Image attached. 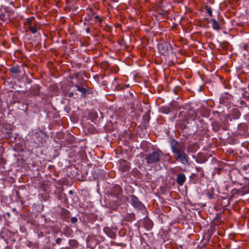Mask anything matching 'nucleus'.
Returning <instances> with one entry per match:
<instances>
[{"instance_id": "nucleus-1", "label": "nucleus", "mask_w": 249, "mask_h": 249, "mask_svg": "<svg viewBox=\"0 0 249 249\" xmlns=\"http://www.w3.org/2000/svg\"><path fill=\"white\" fill-rule=\"evenodd\" d=\"M171 149L175 155V159L184 165H189L188 157L184 151V148L177 142L172 144Z\"/></svg>"}, {"instance_id": "nucleus-2", "label": "nucleus", "mask_w": 249, "mask_h": 249, "mask_svg": "<svg viewBox=\"0 0 249 249\" xmlns=\"http://www.w3.org/2000/svg\"><path fill=\"white\" fill-rule=\"evenodd\" d=\"M161 152L154 151L146 155L145 159L148 163H153L158 161L160 157Z\"/></svg>"}, {"instance_id": "nucleus-3", "label": "nucleus", "mask_w": 249, "mask_h": 249, "mask_svg": "<svg viewBox=\"0 0 249 249\" xmlns=\"http://www.w3.org/2000/svg\"><path fill=\"white\" fill-rule=\"evenodd\" d=\"M171 46L167 42H163L159 45V49L160 53L162 54H166L171 51Z\"/></svg>"}, {"instance_id": "nucleus-4", "label": "nucleus", "mask_w": 249, "mask_h": 249, "mask_svg": "<svg viewBox=\"0 0 249 249\" xmlns=\"http://www.w3.org/2000/svg\"><path fill=\"white\" fill-rule=\"evenodd\" d=\"M10 13L6 9L0 10V19L3 21H10Z\"/></svg>"}, {"instance_id": "nucleus-5", "label": "nucleus", "mask_w": 249, "mask_h": 249, "mask_svg": "<svg viewBox=\"0 0 249 249\" xmlns=\"http://www.w3.org/2000/svg\"><path fill=\"white\" fill-rule=\"evenodd\" d=\"M9 71L13 75H17L21 71V67L18 65L15 66L9 69Z\"/></svg>"}, {"instance_id": "nucleus-6", "label": "nucleus", "mask_w": 249, "mask_h": 249, "mask_svg": "<svg viewBox=\"0 0 249 249\" xmlns=\"http://www.w3.org/2000/svg\"><path fill=\"white\" fill-rule=\"evenodd\" d=\"M40 86L38 85H34L30 89V92L33 95H37L39 93Z\"/></svg>"}, {"instance_id": "nucleus-7", "label": "nucleus", "mask_w": 249, "mask_h": 249, "mask_svg": "<svg viewBox=\"0 0 249 249\" xmlns=\"http://www.w3.org/2000/svg\"><path fill=\"white\" fill-rule=\"evenodd\" d=\"M131 203L135 207L140 208L142 206V204L138 200L137 198L134 196H131Z\"/></svg>"}, {"instance_id": "nucleus-8", "label": "nucleus", "mask_w": 249, "mask_h": 249, "mask_svg": "<svg viewBox=\"0 0 249 249\" xmlns=\"http://www.w3.org/2000/svg\"><path fill=\"white\" fill-rule=\"evenodd\" d=\"M185 179V177L184 174H179L177 177V180L178 184L182 185Z\"/></svg>"}, {"instance_id": "nucleus-9", "label": "nucleus", "mask_w": 249, "mask_h": 249, "mask_svg": "<svg viewBox=\"0 0 249 249\" xmlns=\"http://www.w3.org/2000/svg\"><path fill=\"white\" fill-rule=\"evenodd\" d=\"M210 23L212 24V27L213 29L218 30L219 29V24L215 19H211L210 21Z\"/></svg>"}, {"instance_id": "nucleus-10", "label": "nucleus", "mask_w": 249, "mask_h": 249, "mask_svg": "<svg viewBox=\"0 0 249 249\" xmlns=\"http://www.w3.org/2000/svg\"><path fill=\"white\" fill-rule=\"evenodd\" d=\"M75 88H76V90L80 91L82 93V95H83L86 93V89L83 87H81L78 86H75Z\"/></svg>"}, {"instance_id": "nucleus-11", "label": "nucleus", "mask_w": 249, "mask_h": 249, "mask_svg": "<svg viewBox=\"0 0 249 249\" xmlns=\"http://www.w3.org/2000/svg\"><path fill=\"white\" fill-rule=\"evenodd\" d=\"M29 30L33 34L36 33L37 32V28L36 25H31L29 27Z\"/></svg>"}, {"instance_id": "nucleus-12", "label": "nucleus", "mask_w": 249, "mask_h": 249, "mask_svg": "<svg viewBox=\"0 0 249 249\" xmlns=\"http://www.w3.org/2000/svg\"><path fill=\"white\" fill-rule=\"evenodd\" d=\"M206 9L207 12L208 13V14L210 15V16H212V11L210 7H206Z\"/></svg>"}, {"instance_id": "nucleus-13", "label": "nucleus", "mask_w": 249, "mask_h": 249, "mask_svg": "<svg viewBox=\"0 0 249 249\" xmlns=\"http://www.w3.org/2000/svg\"><path fill=\"white\" fill-rule=\"evenodd\" d=\"M77 220V218L73 217L71 218V222L73 223H75Z\"/></svg>"}, {"instance_id": "nucleus-14", "label": "nucleus", "mask_w": 249, "mask_h": 249, "mask_svg": "<svg viewBox=\"0 0 249 249\" xmlns=\"http://www.w3.org/2000/svg\"><path fill=\"white\" fill-rule=\"evenodd\" d=\"M61 241H62L61 238H57V239H56V243L57 244H60V243H61Z\"/></svg>"}, {"instance_id": "nucleus-15", "label": "nucleus", "mask_w": 249, "mask_h": 249, "mask_svg": "<svg viewBox=\"0 0 249 249\" xmlns=\"http://www.w3.org/2000/svg\"><path fill=\"white\" fill-rule=\"evenodd\" d=\"M68 213V211L67 210H65L63 209V215H64L65 214H67Z\"/></svg>"}, {"instance_id": "nucleus-16", "label": "nucleus", "mask_w": 249, "mask_h": 249, "mask_svg": "<svg viewBox=\"0 0 249 249\" xmlns=\"http://www.w3.org/2000/svg\"><path fill=\"white\" fill-rule=\"evenodd\" d=\"M21 67L24 68V67H26V65L25 64H22Z\"/></svg>"}, {"instance_id": "nucleus-17", "label": "nucleus", "mask_w": 249, "mask_h": 249, "mask_svg": "<svg viewBox=\"0 0 249 249\" xmlns=\"http://www.w3.org/2000/svg\"><path fill=\"white\" fill-rule=\"evenodd\" d=\"M86 31L87 33H89V28L86 29Z\"/></svg>"}, {"instance_id": "nucleus-18", "label": "nucleus", "mask_w": 249, "mask_h": 249, "mask_svg": "<svg viewBox=\"0 0 249 249\" xmlns=\"http://www.w3.org/2000/svg\"><path fill=\"white\" fill-rule=\"evenodd\" d=\"M27 82L29 83H30L31 82V80L27 81Z\"/></svg>"}, {"instance_id": "nucleus-19", "label": "nucleus", "mask_w": 249, "mask_h": 249, "mask_svg": "<svg viewBox=\"0 0 249 249\" xmlns=\"http://www.w3.org/2000/svg\"><path fill=\"white\" fill-rule=\"evenodd\" d=\"M69 193H70V194H72V191H69Z\"/></svg>"}, {"instance_id": "nucleus-20", "label": "nucleus", "mask_w": 249, "mask_h": 249, "mask_svg": "<svg viewBox=\"0 0 249 249\" xmlns=\"http://www.w3.org/2000/svg\"><path fill=\"white\" fill-rule=\"evenodd\" d=\"M95 18H98V17L97 16H95Z\"/></svg>"}]
</instances>
